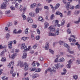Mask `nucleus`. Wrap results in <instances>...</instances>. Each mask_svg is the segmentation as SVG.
Wrapping results in <instances>:
<instances>
[{
    "instance_id": "36",
    "label": "nucleus",
    "mask_w": 80,
    "mask_h": 80,
    "mask_svg": "<svg viewBox=\"0 0 80 80\" xmlns=\"http://www.w3.org/2000/svg\"><path fill=\"white\" fill-rule=\"evenodd\" d=\"M10 12H11L9 10L6 11L5 12V14H6L7 15V14H8L10 13Z\"/></svg>"
},
{
    "instance_id": "18",
    "label": "nucleus",
    "mask_w": 80,
    "mask_h": 80,
    "mask_svg": "<svg viewBox=\"0 0 80 80\" xmlns=\"http://www.w3.org/2000/svg\"><path fill=\"white\" fill-rule=\"evenodd\" d=\"M38 20L39 21H40L41 22H43L44 21L43 18L41 16L39 17Z\"/></svg>"
},
{
    "instance_id": "1",
    "label": "nucleus",
    "mask_w": 80,
    "mask_h": 80,
    "mask_svg": "<svg viewBox=\"0 0 80 80\" xmlns=\"http://www.w3.org/2000/svg\"><path fill=\"white\" fill-rule=\"evenodd\" d=\"M21 49H24V51L25 52H27L28 51V50H30L31 49V46H29L28 47V48H27V46L25 45V43H23L21 45Z\"/></svg>"
},
{
    "instance_id": "49",
    "label": "nucleus",
    "mask_w": 80,
    "mask_h": 80,
    "mask_svg": "<svg viewBox=\"0 0 80 80\" xmlns=\"http://www.w3.org/2000/svg\"><path fill=\"white\" fill-rule=\"evenodd\" d=\"M49 52H50L51 53H52V54H54V52L52 50H51V49L49 50Z\"/></svg>"
},
{
    "instance_id": "26",
    "label": "nucleus",
    "mask_w": 80,
    "mask_h": 80,
    "mask_svg": "<svg viewBox=\"0 0 80 80\" xmlns=\"http://www.w3.org/2000/svg\"><path fill=\"white\" fill-rule=\"evenodd\" d=\"M55 35H56V36L59 35V30H58H58L56 31Z\"/></svg>"
},
{
    "instance_id": "29",
    "label": "nucleus",
    "mask_w": 80,
    "mask_h": 80,
    "mask_svg": "<svg viewBox=\"0 0 80 80\" xmlns=\"http://www.w3.org/2000/svg\"><path fill=\"white\" fill-rule=\"evenodd\" d=\"M29 29H28V28H27L25 30V34H28V30Z\"/></svg>"
},
{
    "instance_id": "25",
    "label": "nucleus",
    "mask_w": 80,
    "mask_h": 80,
    "mask_svg": "<svg viewBox=\"0 0 80 80\" xmlns=\"http://www.w3.org/2000/svg\"><path fill=\"white\" fill-rule=\"evenodd\" d=\"M73 78L75 80H77L78 79V77L77 75H75L73 76Z\"/></svg>"
},
{
    "instance_id": "31",
    "label": "nucleus",
    "mask_w": 80,
    "mask_h": 80,
    "mask_svg": "<svg viewBox=\"0 0 80 80\" xmlns=\"http://www.w3.org/2000/svg\"><path fill=\"white\" fill-rule=\"evenodd\" d=\"M41 71V69L38 68L35 70V72H40Z\"/></svg>"
},
{
    "instance_id": "64",
    "label": "nucleus",
    "mask_w": 80,
    "mask_h": 80,
    "mask_svg": "<svg viewBox=\"0 0 80 80\" xmlns=\"http://www.w3.org/2000/svg\"><path fill=\"white\" fill-rule=\"evenodd\" d=\"M15 52H19V50H18V49H15Z\"/></svg>"
},
{
    "instance_id": "40",
    "label": "nucleus",
    "mask_w": 80,
    "mask_h": 80,
    "mask_svg": "<svg viewBox=\"0 0 80 80\" xmlns=\"http://www.w3.org/2000/svg\"><path fill=\"white\" fill-rule=\"evenodd\" d=\"M32 28H37V26L36 24H34L32 25Z\"/></svg>"
},
{
    "instance_id": "63",
    "label": "nucleus",
    "mask_w": 80,
    "mask_h": 80,
    "mask_svg": "<svg viewBox=\"0 0 80 80\" xmlns=\"http://www.w3.org/2000/svg\"><path fill=\"white\" fill-rule=\"evenodd\" d=\"M16 74H17V73L16 72H14V73H13L12 75V76L14 77H15V75H16Z\"/></svg>"
},
{
    "instance_id": "53",
    "label": "nucleus",
    "mask_w": 80,
    "mask_h": 80,
    "mask_svg": "<svg viewBox=\"0 0 80 80\" xmlns=\"http://www.w3.org/2000/svg\"><path fill=\"white\" fill-rule=\"evenodd\" d=\"M18 23V21H15L14 22V25H17Z\"/></svg>"
},
{
    "instance_id": "59",
    "label": "nucleus",
    "mask_w": 80,
    "mask_h": 80,
    "mask_svg": "<svg viewBox=\"0 0 80 80\" xmlns=\"http://www.w3.org/2000/svg\"><path fill=\"white\" fill-rule=\"evenodd\" d=\"M25 8H22L21 9H20V11L21 12H22V10H23V11H25Z\"/></svg>"
},
{
    "instance_id": "30",
    "label": "nucleus",
    "mask_w": 80,
    "mask_h": 80,
    "mask_svg": "<svg viewBox=\"0 0 80 80\" xmlns=\"http://www.w3.org/2000/svg\"><path fill=\"white\" fill-rule=\"evenodd\" d=\"M9 37H10V35L9 33H7L6 36V38H9Z\"/></svg>"
},
{
    "instance_id": "8",
    "label": "nucleus",
    "mask_w": 80,
    "mask_h": 80,
    "mask_svg": "<svg viewBox=\"0 0 80 80\" xmlns=\"http://www.w3.org/2000/svg\"><path fill=\"white\" fill-rule=\"evenodd\" d=\"M45 50H48L49 48V43L47 42L46 44V46L45 47Z\"/></svg>"
},
{
    "instance_id": "61",
    "label": "nucleus",
    "mask_w": 80,
    "mask_h": 80,
    "mask_svg": "<svg viewBox=\"0 0 80 80\" xmlns=\"http://www.w3.org/2000/svg\"><path fill=\"white\" fill-rule=\"evenodd\" d=\"M67 67L68 68H70V64H68L67 65Z\"/></svg>"
},
{
    "instance_id": "58",
    "label": "nucleus",
    "mask_w": 80,
    "mask_h": 80,
    "mask_svg": "<svg viewBox=\"0 0 80 80\" xmlns=\"http://www.w3.org/2000/svg\"><path fill=\"white\" fill-rule=\"evenodd\" d=\"M59 43H60V45H63V42L62 41H59Z\"/></svg>"
},
{
    "instance_id": "10",
    "label": "nucleus",
    "mask_w": 80,
    "mask_h": 80,
    "mask_svg": "<svg viewBox=\"0 0 80 80\" xmlns=\"http://www.w3.org/2000/svg\"><path fill=\"white\" fill-rule=\"evenodd\" d=\"M13 65V61H12L9 64H8V68H10L11 66Z\"/></svg>"
},
{
    "instance_id": "38",
    "label": "nucleus",
    "mask_w": 80,
    "mask_h": 80,
    "mask_svg": "<svg viewBox=\"0 0 80 80\" xmlns=\"http://www.w3.org/2000/svg\"><path fill=\"white\" fill-rule=\"evenodd\" d=\"M68 52H69L70 53H71V54H72V53H73V51H70L69 49H68Z\"/></svg>"
},
{
    "instance_id": "33",
    "label": "nucleus",
    "mask_w": 80,
    "mask_h": 80,
    "mask_svg": "<svg viewBox=\"0 0 80 80\" xmlns=\"http://www.w3.org/2000/svg\"><path fill=\"white\" fill-rule=\"evenodd\" d=\"M35 61H34L31 64L32 66L33 67H35Z\"/></svg>"
},
{
    "instance_id": "52",
    "label": "nucleus",
    "mask_w": 80,
    "mask_h": 80,
    "mask_svg": "<svg viewBox=\"0 0 80 80\" xmlns=\"http://www.w3.org/2000/svg\"><path fill=\"white\" fill-rule=\"evenodd\" d=\"M18 3H16L15 4V8H17L18 7Z\"/></svg>"
},
{
    "instance_id": "2",
    "label": "nucleus",
    "mask_w": 80,
    "mask_h": 80,
    "mask_svg": "<svg viewBox=\"0 0 80 80\" xmlns=\"http://www.w3.org/2000/svg\"><path fill=\"white\" fill-rule=\"evenodd\" d=\"M48 29H49V31L51 32H55V29L52 25L50 26Z\"/></svg>"
},
{
    "instance_id": "32",
    "label": "nucleus",
    "mask_w": 80,
    "mask_h": 80,
    "mask_svg": "<svg viewBox=\"0 0 80 80\" xmlns=\"http://www.w3.org/2000/svg\"><path fill=\"white\" fill-rule=\"evenodd\" d=\"M1 61L2 62H5L6 61V58L4 57H3L2 58V59H1Z\"/></svg>"
},
{
    "instance_id": "50",
    "label": "nucleus",
    "mask_w": 80,
    "mask_h": 80,
    "mask_svg": "<svg viewBox=\"0 0 80 80\" xmlns=\"http://www.w3.org/2000/svg\"><path fill=\"white\" fill-rule=\"evenodd\" d=\"M68 15H71V11H68V12L67 13Z\"/></svg>"
},
{
    "instance_id": "23",
    "label": "nucleus",
    "mask_w": 80,
    "mask_h": 80,
    "mask_svg": "<svg viewBox=\"0 0 80 80\" xmlns=\"http://www.w3.org/2000/svg\"><path fill=\"white\" fill-rule=\"evenodd\" d=\"M13 25V23L12 22H9L7 25V27H11V26H12Z\"/></svg>"
},
{
    "instance_id": "14",
    "label": "nucleus",
    "mask_w": 80,
    "mask_h": 80,
    "mask_svg": "<svg viewBox=\"0 0 80 80\" xmlns=\"http://www.w3.org/2000/svg\"><path fill=\"white\" fill-rule=\"evenodd\" d=\"M38 77H39V75L37 73H35L32 76V78H37Z\"/></svg>"
},
{
    "instance_id": "44",
    "label": "nucleus",
    "mask_w": 80,
    "mask_h": 80,
    "mask_svg": "<svg viewBox=\"0 0 80 80\" xmlns=\"http://www.w3.org/2000/svg\"><path fill=\"white\" fill-rule=\"evenodd\" d=\"M75 8L79 9L80 8V5H78L75 7Z\"/></svg>"
},
{
    "instance_id": "4",
    "label": "nucleus",
    "mask_w": 80,
    "mask_h": 80,
    "mask_svg": "<svg viewBox=\"0 0 80 80\" xmlns=\"http://www.w3.org/2000/svg\"><path fill=\"white\" fill-rule=\"evenodd\" d=\"M24 70L25 71H27L28 69V65L27 63H25L24 64Z\"/></svg>"
},
{
    "instance_id": "37",
    "label": "nucleus",
    "mask_w": 80,
    "mask_h": 80,
    "mask_svg": "<svg viewBox=\"0 0 80 80\" xmlns=\"http://www.w3.org/2000/svg\"><path fill=\"white\" fill-rule=\"evenodd\" d=\"M67 32H68V34H70L71 33V31H70V29H68L67 30Z\"/></svg>"
},
{
    "instance_id": "12",
    "label": "nucleus",
    "mask_w": 80,
    "mask_h": 80,
    "mask_svg": "<svg viewBox=\"0 0 80 80\" xmlns=\"http://www.w3.org/2000/svg\"><path fill=\"white\" fill-rule=\"evenodd\" d=\"M55 66L57 69H59V68H60V63H58L57 64H55Z\"/></svg>"
},
{
    "instance_id": "9",
    "label": "nucleus",
    "mask_w": 80,
    "mask_h": 80,
    "mask_svg": "<svg viewBox=\"0 0 80 80\" xmlns=\"http://www.w3.org/2000/svg\"><path fill=\"white\" fill-rule=\"evenodd\" d=\"M29 15L31 17H34L35 16V13L33 12H31L29 13Z\"/></svg>"
},
{
    "instance_id": "55",
    "label": "nucleus",
    "mask_w": 80,
    "mask_h": 80,
    "mask_svg": "<svg viewBox=\"0 0 80 80\" xmlns=\"http://www.w3.org/2000/svg\"><path fill=\"white\" fill-rule=\"evenodd\" d=\"M37 32L38 34H39V35L40 34V30H39V29H37Z\"/></svg>"
},
{
    "instance_id": "45",
    "label": "nucleus",
    "mask_w": 80,
    "mask_h": 80,
    "mask_svg": "<svg viewBox=\"0 0 80 80\" xmlns=\"http://www.w3.org/2000/svg\"><path fill=\"white\" fill-rule=\"evenodd\" d=\"M80 12V11H76L75 12V13L76 15H78V13Z\"/></svg>"
},
{
    "instance_id": "17",
    "label": "nucleus",
    "mask_w": 80,
    "mask_h": 80,
    "mask_svg": "<svg viewBox=\"0 0 80 80\" xmlns=\"http://www.w3.org/2000/svg\"><path fill=\"white\" fill-rule=\"evenodd\" d=\"M60 5L59 4V3H58L56 5V6L55 7H54V8L55 9V10H57L58 8Z\"/></svg>"
},
{
    "instance_id": "6",
    "label": "nucleus",
    "mask_w": 80,
    "mask_h": 80,
    "mask_svg": "<svg viewBox=\"0 0 80 80\" xmlns=\"http://www.w3.org/2000/svg\"><path fill=\"white\" fill-rule=\"evenodd\" d=\"M27 21L29 23H32L33 22V20L31 18L28 17L27 18Z\"/></svg>"
},
{
    "instance_id": "20",
    "label": "nucleus",
    "mask_w": 80,
    "mask_h": 80,
    "mask_svg": "<svg viewBox=\"0 0 80 80\" xmlns=\"http://www.w3.org/2000/svg\"><path fill=\"white\" fill-rule=\"evenodd\" d=\"M47 72H52V69H51V68H49L48 69L46 70L45 71V73H47Z\"/></svg>"
},
{
    "instance_id": "7",
    "label": "nucleus",
    "mask_w": 80,
    "mask_h": 80,
    "mask_svg": "<svg viewBox=\"0 0 80 80\" xmlns=\"http://www.w3.org/2000/svg\"><path fill=\"white\" fill-rule=\"evenodd\" d=\"M70 2H68L67 3L66 6V8L67 10H69L70 9Z\"/></svg>"
},
{
    "instance_id": "3",
    "label": "nucleus",
    "mask_w": 80,
    "mask_h": 80,
    "mask_svg": "<svg viewBox=\"0 0 80 80\" xmlns=\"http://www.w3.org/2000/svg\"><path fill=\"white\" fill-rule=\"evenodd\" d=\"M0 8L1 9H6L7 8V4L3 2L1 4Z\"/></svg>"
},
{
    "instance_id": "5",
    "label": "nucleus",
    "mask_w": 80,
    "mask_h": 80,
    "mask_svg": "<svg viewBox=\"0 0 80 80\" xmlns=\"http://www.w3.org/2000/svg\"><path fill=\"white\" fill-rule=\"evenodd\" d=\"M12 43H13V41L9 42H8V45L9 48L11 49L12 47Z\"/></svg>"
},
{
    "instance_id": "57",
    "label": "nucleus",
    "mask_w": 80,
    "mask_h": 80,
    "mask_svg": "<svg viewBox=\"0 0 80 80\" xmlns=\"http://www.w3.org/2000/svg\"><path fill=\"white\" fill-rule=\"evenodd\" d=\"M17 32V30L15 29L13 31V33L14 34H16L17 33V32Z\"/></svg>"
},
{
    "instance_id": "46",
    "label": "nucleus",
    "mask_w": 80,
    "mask_h": 80,
    "mask_svg": "<svg viewBox=\"0 0 80 80\" xmlns=\"http://www.w3.org/2000/svg\"><path fill=\"white\" fill-rule=\"evenodd\" d=\"M65 23V21L63 20L62 21L61 25H64Z\"/></svg>"
},
{
    "instance_id": "35",
    "label": "nucleus",
    "mask_w": 80,
    "mask_h": 80,
    "mask_svg": "<svg viewBox=\"0 0 80 80\" xmlns=\"http://www.w3.org/2000/svg\"><path fill=\"white\" fill-rule=\"evenodd\" d=\"M64 47H67V48H69V46H68L67 44V43H64Z\"/></svg>"
},
{
    "instance_id": "62",
    "label": "nucleus",
    "mask_w": 80,
    "mask_h": 80,
    "mask_svg": "<svg viewBox=\"0 0 80 80\" xmlns=\"http://www.w3.org/2000/svg\"><path fill=\"white\" fill-rule=\"evenodd\" d=\"M2 71H3V69H0V75H1V74L2 73Z\"/></svg>"
},
{
    "instance_id": "51",
    "label": "nucleus",
    "mask_w": 80,
    "mask_h": 80,
    "mask_svg": "<svg viewBox=\"0 0 80 80\" xmlns=\"http://www.w3.org/2000/svg\"><path fill=\"white\" fill-rule=\"evenodd\" d=\"M10 8L11 9V10H15V8L13 7V6H12L10 7Z\"/></svg>"
},
{
    "instance_id": "15",
    "label": "nucleus",
    "mask_w": 80,
    "mask_h": 80,
    "mask_svg": "<svg viewBox=\"0 0 80 80\" xmlns=\"http://www.w3.org/2000/svg\"><path fill=\"white\" fill-rule=\"evenodd\" d=\"M48 35L49 36H52V37H55L56 36L55 34L52 32H49Z\"/></svg>"
},
{
    "instance_id": "13",
    "label": "nucleus",
    "mask_w": 80,
    "mask_h": 80,
    "mask_svg": "<svg viewBox=\"0 0 80 80\" xmlns=\"http://www.w3.org/2000/svg\"><path fill=\"white\" fill-rule=\"evenodd\" d=\"M16 56H17V54H14L12 55L11 56V57L10 58V54H9V58H12V59H13V58H15V57H16Z\"/></svg>"
},
{
    "instance_id": "22",
    "label": "nucleus",
    "mask_w": 80,
    "mask_h": 80,
    "mask_svg": "<svg viewBox=\"0 0 80 80\" xmlns=\"http://www.w3.org/2000/svg\"><path fill=\"white\" fill-rule=\"evenodd\" d=\"M22 58H27V52H25L23 53Z\"/></svg>"
},
{
    "instance_id": "19",
    "label": "nucleus",
    "mask_w": 80,
    "mask_h": 80,
    "mask_svg": "<svg viewBox=\"0 0 80 80\" xmlns=\"http://www.w3.org/2000/svg\"><path fill=\"white\" fill-rule=\"evenodd\" d=\"M44 25H45L44 27L45 28H48L49 25V24H48V22H46L44 23Z\"/></svg>"
},
{
    "instance_id": "47",
    "label": "nucleus",
    "mask_w": 80,
    "mask_h": 80,
    "mask_svg": "<svg viewBox=\"0 0 80 80\" xmlns=\"http://www.w3.org/2000/svg\"><path fill=\"white\" fill-rule=\"evenodd\" d=\"M37 44H35V45H34L33 46V48H34V49H35V48H37Z\"/></svg>"
},
{
    "instance_id": "39",
    "label": "nucleus",
    "mask_w": 80,
    "mask_h": 80,
    "mask_svg": "<svg viewBox=\"0 0 80 80\" xmlns=\"http://www.w3.org/2000/svg\"><path fill=\"white\" fill-rule=\"evenodd\" d=\"M40 36H37L36 37V40H38L40 39Z\"/></svg>"
},
{
    "instance_id": "34",
    "label": "nucleus",
    "mask_w": 80,
    "mask_h": 80,
    "mask_svg": "<svg viewBox=\"0 0 80 80\" xmlns=\"http://www.w3.org/2000/svg\"><path fill=\"white\" fill-rule=\"evenodd\" d=\"M27 38H26L25 37H23L21 38L22 40H23L24 41H25L26 40H27Z\"/></svg>"
},
{
    "instance_id": "56",
    "label": "nucleus",
    "mask_w": 80,
    "mask_h": 80,
    "mask_svg": "<svg viewBox=\"0 0 80 80\" xmlns=\"http://www.w3.org/2000/svg\"><path fill=\"white\" fill-rule=\"evenodd\" d=\"M39 59L41 61H42V60H43V57H40Z\"/></svg>"
},
{
    "instance_id": "48",
    "label": "nucleus",
    "mask_w": 80,
    "mask_h": 80,
    "mask_svg": "<svg viewBox=\"0 0 80 80\" xmlns=\"http://www.w3.org/2000/svg\"><path fill=\"white\" fill-rule=\"evenodd\" d=\"M4 52L3 51L1 53L0 55L1 57H2V56H3L4 55Z\"/></svg>"
},
{
    "instance_id": "60",
    "label": "nucleus",
    "mask_w": 80,
    "mask_h": 80,
    "mask_svg": "<svg viewBox=\"0 0 80 80\" xmlns=\"http://www.w3.org/2000/svg\"><path fill=\"white\" fill-rule=\"evenodd\" d=\"M22 79L24 80H29V78H23Z\"/></svg>"
},
{
    "instance_id": "27",
    "label": "nucleus",
    "mask_w": 80,
    "mask_h": 80,
    "mask_svg": "<svg viewBox=\"0 0 80 80\" xmlns=\"http://www.w3.org/2000/svg\"><path fill=\"white\" fill-rule=\"evenodd\" d=\"M22 16L23 19V20H25L27 18L26 17L25 15H22Z\"/></svg>"
},
{
    "instance_id": "24",
    "label": "nucleus",
    "mask_w": 80,
    "mask_h": 80,
    "mask_svg": "<svg viewBox=\"0 0 80 80\" xmlns=\"http://www.w3.org/2000/svg\"><path fill=\"white\" fill-rule=\"evenodd\" d=\"M63 71H64V72H62L61 73V74L62 75H65V74H66V72H67V70H66V69H63Z\"/></svg>"
},
{
    "instance_id": "11",
    "label": "nucleus",
    "mask_w": 80,
    "mask_h": 80,
    "mask_svg": "<svg viewBox=\"0 0 80 80\" xmlns=\"http://www.w3.org/2000/svg\"><path fill=\"white\" fill-rule=\"evenodd\" d=\"M56 14L57 15H60L61 17H62V13H61L60 12V11H57L56 12Z\"/></svg>"
},
{
    "instance_id": "41",
    "label": "nucleus",
    "mask_w": 80,
    "mask_h": 80,
    "mask_svg": "<svg viewBox=\"0 0 80 80\" xmlns=\"http://www.w3.org/2000/svg\"><path fill=\"white\" fill-rule=\"evenodd\" d=\"M54 15L52 14L51 15V17H50V19L51 20H53V18H54Z\"/></svg>"
},
{
    "instance_id": "28",
    "label": "nucleus",
    "mask_w": 80,
    "mask_h": 80,
    "mask_svg": "<svg viewBox=\"0 0 80 80\" xmlns=\"http://www.w3.org/2000/svg\"><path fill=\"white\" fill-rule=\"evenodd\" d=\"M2 79L3 80H8V78H6V77L5 76H3L2 77Z\"/></svg>"
},
{
    "instance_id": "16",
    "label": "nucleus",
    "mask_w": 80,
    "mask_h": 80,
    "mask_svg": "<svg viewBox=\"0 0 80 80\" xmlns=\"http://www.w3.org/2000/svg\"><path fill=\"white\" fill-rule=\"evenodd\" d=\"M42 10V8H37L36 9V12L37 13H39V12L40 11Z\"/></svg>"
},
{
    "instance_id": "54",
    "label": "nucleus",
    "mask_w": 80,
    "mask_h": 80,
    "mask_svg": "<svg viewBox=\"0 0 80 80\" xmlns=\"http://www.w3.org/2000/svg\"><path fill=\"white\" fill-rule=\"evenodd\" d=\"M67 57H72V59H73V60H74V57H73L71 55H67Z\"/></svg>"
},
{
    "instance_id": "42",
    "label": "nucleus",
    "mask_w": 80,
    "mask_h": 80,
    "mask_svg": "<svg viewBox=\"0 0 80 80\" xmlns=\"http://www.w3.org/2000/svg\"><path fill=\"white\" fill-rule=\"evenodd\" d=\"M80 22V18H79L78 19V21H75V23H79V22Z\"/></svg>"
},
{
    "instance_id": "21",
    "label": "nucleus",
    "mask_w": 80,
    "mask_h": 80,
    "mask_svg": "<svg viewBox=\"0 0 80 80\" xmlns=\"http://www.w3.org/2000/svg\"><path fill=\"white\" fill-rule=\"evenodd\" d=\"M58 61L59 62H64L65 61V59H64V58H62L61 59H59Z\"/></svg>"
},
{
    "instance_id": "43",
    "label": "nucleus",
    "mask_w": 80,
    "mask_h": 80,
    "mask_svg": "<svg viewBox=\"0 0 80 80\" xmlns=\"http://www.w3.org/2000/svg\"><path fill=\"white\" fill-rule=\"evenodd\" d=\"M35 6H36V3H34L31 5V8H33V7H35Z\"/></svg>"
}]
</instances>
